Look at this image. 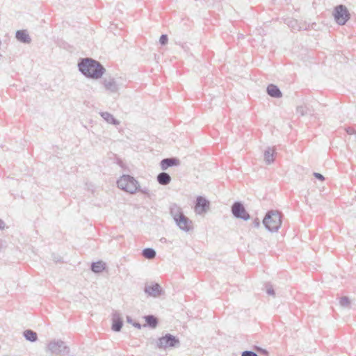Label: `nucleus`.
<instances>
[{"label": "nucleus", "instance_id": "1", "mask_svg": "<svg viewBox=\"0 0 356 356\" xmlns=\"http://www.w3.org/2000/svg\"><path fill=\"white\" fill-rule=\"evenodd\" d=\"M79 71L86 78L97 80L106 72V68L100 62L92 58H80L78 62Z\"/></svg>", "mask_w": 356, "mask_h": 356}, {"label": "nucleus", "instance_id": "2", "mask_svg": "<svg viewBox=\"0 0 356 356\" xmlns=\"http://www.w3.org/2000/svg\"><path fill=\"white\" fill-rule=\"evenodd\" d=\"M263 225L270 232H276L282 225V218L278 211H268L263 219Z\"/></svg>", "mask_w": 356, "mask_h": 356}, {"label": "nucleus", "instance_id": "3", "mask_svg": "<svg viewBox=\"0 0 356 356\" xmlns=\"http://www.w3.org/2000/svg\"><path fill=\"white\" fill-rule=\"evenodd\" d=\"M118 187L129 193L134 194L140 189L138 181L129 175H123L117 181Z\"/></svg>", "mask_w": 356, "mask_h": 356}, {"label": "nucleus", "instance_id": "4", "mask_svg": "<svg viewBox=\"0 0 356 356\" xmlns=\"http://www.w3.org/2000/svg\"><path fill=\"white\" fill-rule=\"evenodd\" d=\"M156 346L159 349L175 348L179 347L180 341L177 337L166 333L157 339Z\"/></svg>", "mask_w": 356, "mask_h": 356}, {"label": "nucleus", "instance_id": "5", "mask_svg": "<svg viewBox=\"0 0 356 356\" xmlns=\"http://www.w3.org/2000/svg\"><path fill=\"white\" fill-rule=\"evenodd\" d=\"M332 15L336 23L339 25H344L350 18V14L348 8L342 4L334 8Z\"/></svg>", "mask_w": 356, "mask_h": 356}, {"label": "nucleus", "instance_id": "6", "mask_svg": "<svg viewBox=\"0 0 356 356\" xmlns=\"http://www.w3.org/2000/svg\"><path fill=\"white\" fill-rule=\"evenodd\" d=\"M48 350L51 354L65 355L69 353L70 348L61 340L52 341L49 343Z\"/></svg>", "mask_w": 356, "mask_h": 356}, {"label": "nucleus", "instance_id": "7", "mask_svg": "<svg viewBox=\"0 0 356 356\" xmlns=\"http://www.w3.org/2000/svg\"><path fill=\"white\" fill-rule=\"evenodd\" d=\"M232 213L238 219L248 220L250 219V215L246 211L243 204L241 202H234L232 206Z\"/></svg>", "mask_w": 356, "mask_h": 356}, {"label": "nucleus", "instance_id": "8", "mask_svg": "<svg viewBox=\"0 0 356 356\" xmlns=\"http://www.w3.org/2000/svg\"><path fill=\"white\" fill-rule=\"evenodd\" d=\"M210 208V202L204 196L198 195L195 202L194 211L197 215L206 213Z\"/></svg>", "mask_w": 356, "mask_h": 356}, {"label": "nucleus", "instance_id": "9", "mask_svg": "<svg viewBox=\"0 0 356 356\" xmlns=\"http://www.w3.org/2000/svg\"><path fill=\"white\" fill-rule=\"evenodd\" d=\"M144 292L149 296L154 298L159 297L164 293L160 284L156 282L146 284L144 287Z\"/></svg>", "mask_w": 356, "mask_h": 356}, {"label": "nucleus", "instance_id": "10", "mask_svg": "<svg viewBox=\"0 0 356 356\" xmlns=\"http://www.w3.org/2000/svg\"><path fill=\"white\" fill-rule=\"evenodd\" d=\"M175 222L178 227L184 232H188L192 229V221L184 214L175 218Z\"/></svg>", "mask_w": 356, "mask_h": 356}, {"label": "nucleus", "instance_id": "11", "mask_svg": "<svg viewBox=\"0 0 356 356\" xmlns=\"http://www.w3.org/2000/svg\"><path fill=\"white\" fill-rule=\"evenodd\" d=\"M180 164V161L177 157H169L163 159L160 162V167L162 170H166L169 168L178 166Z\"/></svg>", "mask_w": 356, "mask_h": 356}, {"label": "nucleus", "instance_id": "12", "mask_svg": "<svg viewBox=\"0 0 356 356\" xmlns=\"http://www.w3.org/2000/svg\"><path fill=\"white\" fill-rule=\"evenodd\" d=\"M123 326V319L120 314L115 311L112 315L111 329L114 332H120Z\"/></svg>", "mask_w": 356, "mask_h": 356}, {"label": "nucleus", "instance_id": "13", "mask_svg": "<svg viewBox=\"0 0 356 356\" xmlns=\"http://www.w3.org/2000/svg\"><path fill=\"white\" fill-rule=\"evenodd\" d=\"M103 85L106 90L111 92H117L118 90V84L113 77H106L103 80Z\"/></svg>", "mask_w": 356, "mask_h": 356}, {"label": "nucleus", "instance_id": "14", "mask_svg": "<svg viewBox=\"0 0 356 356\" xmlns=\"http://www.w3.org/2000/svg\"><path fill=\"white\" fill-rule=\"evenodd\" d=\"M16 39L24 44H30L31 38L29 35L28 32L25 29L18 30L15 33Z\"/></svg>", "mask_w": 356, "mask_h": 356}, {"label": "nucleus", "instance_id": "15", "mask_svg": "<svg viewBox=\"0 0 356 356\" xmlns=\"http://www.w3.org/2000/svg\"><path fill=\"white\" fill-rule=\"evenodd\" d=\"M314 109L312 106L304 104L296 107V113L301 116L313 115Z\"/></svg>", "mask_w": 356, "mask_h": 356}, {"label": "nucleus", "instance_id": "16", "mask_svg": "<svg viewBox=\"0 0 356 356\" xmlns=\"http://www.w3.org/2000/svg\"><path fill=\"white\" fill-rule=\"evenodd\" d=\"M266 92L270 97L273 98H280L282 97V93L279 87L273 83L267 86Z\"/></svg>", "mask_w": 356, "mask_h": 356}, {"label": "nucleus", "instance_id": "17", "mask_svg": "<svg viewBox=\"0 0 356 356\" xmlns=\"http://www.w3.org/2000/svg\"><path fill=\"white\" fill-rule=\"evenodd\" d=\"M276 149L275 147H268L264 152V158L266 164L270 165L275 161Z\"/></svg>", "mask_w": 356, "mask_h": 356}, {"label": "nucleus", "instance_id": "18", "mask_svg": "<svg viewBox=\"0 0 356 356\" xmlns=\"http://www.w3.org/2000/svg\"><path fill=\"white\" fill-rule=\"evenodd\" d=\"M145 324L143 325L144 327H149L152 329H154L157 327L159 324V320L158 318L152 314L147 315L144 316Z\"/></svg>", "mask_w": 356, "mask_h": 356}, {"label": "nucleus", "instance_id": "19", "mask_svg": "<svg viewBox=\"0 0 356 356\" xmlns=\"http://www.w3.org/2000/svg\"><path fill=\"white\" fill-rule=\"evenodd\" d=\"M172 179L170 175L165 172H162L158 174L156 177V181L160 185L166 186L170 183Z\"/></svg>", "mask_w": 356, "mask_h": 356}, {"label": "nucleus", "instance_id": "20", "mask_svg": "<svg viewBox=\"0 0 356 356\" xmlns=\"http://www.w3.org/2000/svg\"><path fill=\"white\" fill-rule=\"evenodd\" d=\"M106 267V264L103 261H94L91 264L90 270L95 273L103 272Z\"/></svg>", "mask_w": 356, "mask_h": 356}, {"label": "nucleus", "instance_id": "21", "mask_svg": "<svg viewBox=\"0 0 356 356\" xmlns=\"http://www.w3.org/2000/svg\"><path fill=\"white\" fill-rule=\"evenodd\" d=\"M101 117L108 123L113 124V125H118L120 124V121L114 118V116L108 112H101L100 113Z\"/></svg>", "mask_w": 356, "mask_h": 356}, {"label": "nucleus", "instance_id": "22", "mask_svg": "<svg viewBox=\"0 0 356 356\" xmlns=\"http://www.w3.org/2000/svg\"><path fill=\"white\" fill-rule=\"evenodd\" d=\"M170 213L174 220H175V218L184 215L181 208L175 203L172 204L170 207Z\"/></svg>", "mask_w": 356, "mask_h": 356}, {"label": "nucleus", "instance_id": "23", "mask_svg": "<svg viewBox=\"0 0 356 356\" xmlns=\"http://www.w3.org/2000/svg\"><path fill=\"white\" fill-rule=\"evenodd\" d=\"M23 336L26 340L30 342H35L38 340V334L32 330L28 329L23 332Z\"/></svg>", "mask_w": 356, "mask_h": 356}, {"label": "nucleus", "instance_id": "24", "mask_svg": "<svg viewBox=\"0 0 356 356\" xmlns=\"http://www.w3.org/2000/svg\"><path fill=\"white\" fill-rule=\"evenodd\" d=\"M142 255L147 259H154L156 255V250L154 248H145L142 250Z\"/></svg>", "mask_w": 356, "mask_h": 356}, {"label": "nucleus", "instance_id": "25", "mask_svg": "<svg viewBox=\"0 0 356 356\" xmlns=\"http://www.w3.org/2000/svg\"><path fill=\"white\" fill-rule=\"evenodd\" d=\"M339 304L342 307H349L350 305V300L348 296H342L340 298Z\"/></svg>", "mask_w": 356, "mask_h": 356}, {"label": "nucleus", "instance_id": "26", "mask_svg": "<svg viewBox=\"0 0 356 356\" xmlns=\"http://www.w3.org/2000/svg\"><path fill=\"white\" fill-rule=\"evenodd\" d=\"M127 323L131 324L134 327L138 328V329H140L141 328V325L140 323L138 322H136V321H134V320L131 318V317L127 316Z\"/></svg>", "mask_w": 356, "mask_h": 356}, {"label": "nucleus", "instance_id": "27", "mask_svg": "<svg viewBox=\"0 0 356 356\" xmlns=\"http://www.w3.org/2000/svg\"><path fill=\"white\" fill-rule=\"evenodd\" d=\"M168 42V37L166 34H162L159 38V43L161 45H165Z\"/></svg>", "mask_w": 356, "mask_h": 356}, {"label": "nucleus", "instance_id": "28", "mask_svg": "<svg viewBox=\"0 0 356 356\" xmlns=\"http://www.w3.org/2000/svg\"><path fill=\"white\" fill-rule=\"evenodd\" d=\"M241 356H258L257 354L252 350H245L241 353Z\"/></svg>", "mask_w": 356, "mask_h": 356}, {"label": "nucleus", "instance_id": "29", "mask_svg": "<svg viewBox=\"0 0 356 356\" xmlns=\"http://www.w3.org/2000/svg\"><path fill=\"white\" fill-rule=\"evenodd\" d=\"M266 293L270 296H275V291L271 285H266Z\"/></svg>", "mask_w": 356, "mask_h": 356}, {"label": "nucleus", "instance_id": "30", "mask_svg": "<svg viewBox=\"0 0 356 356\" xmlns=\"http://www.w3.org/2000/svg\"><path fill=\"white\" fill-rule=\"evenodd\" d=\"M256 349H257V352L259 353H260L261 355H263L264 356H268V352L266 349L260 348V347H257Z\"/></svg>", "mask_w": 356, "mask_h": 356}, {"label": "nucleus", "instance_id": "31", "mask_svg": "<svg viewBox=\"0 0 356 356\" xmlns=\"http://www.w3.org/2000/svg\"><path fill=\"white\" fill-rule=\"evenodd\" d=\"M313 175H314V177L316 179H318V180H320V181H323V180L325 179L324 176H323L322 174H321V173H318V172H314V173H313Z\"/></svg>", "mask_w": 356, "mask_h": 356}, {"label": "nucleus", "instance_id": "32", "mask_svg": "<svg viewBox=\"0 0 356 356\" xmlns=\"http://www.w3.org/2000/svg\"><path fill=\"white\" fill-rule=\"evenodd\" d=\"M346 131L349 135L356 134V130L353 127H347L346 128Z\"/></svg>", "mask_w": 356, "mask_h": 356}, {"label": "nucleus", "instance_id": "33", "mask_svg": "<svg viewBox=\"0 0 356 356\" xmlns=\"http://www.w3.org/2000/svg\"><path fill=\"white\" fill-rule=\"evenodd\" d=\"M252 226L254 227H260V220L259 218H256L252 222Z\"/></svg>", "mask_w": 356, "mask_h": 356}, {"label": "nucleus", "instance_id": "34", "mask_svg": "<svg viewBox=\"0 0 356 356\" xmlns=\"http://www.w3.org/2000/svg\"><path fill=\"white\" fill-rule=\"evenodd\" d=\"M138 191H140V192H141L143 194H149V190H148L147 188H141L140 187V189H138Z\"/></svg>", "mask_w": 356, "mask_h": 356}, {"label": "nucleus", "instance_id": "35", "mask_svg": "<svg viewBox=\"0 0 356 356\" xmlns=\"http://www.w3.org/2000/svg\"><path fill=\"white\" fill-rule=\"evenodd\" d=\"M6 227V224L3 220L0 218V230H3Z\"/></svg>", "mask_w": 356, "mask_h": 356}, {"label": "nucleus", "instance_id": "36", "mask_svg": "<svg viewBox=\"0 0 356 356\" xmlns=\"http://www.w3.org/2000/svg\"><path fill=\"white\" fill-rule=\"evenodd\" d=\"M54 261H56V262H59V261H60V257H59V258H58V257H54Z\"/></svg>", "mask_w": 356, "mask_h": 356}, {"label": "nucleus", "instance_id": "37", "mask_svg": "<svg viewBox=\"0 0 356 356\" xmlns=\"http://www.w3.org/2000/svg\"><path fill=\"white\" fill-rule=\"evenodd\" d=\"M161 241H166V239H165V238H162L161 239Z\"/></svg>", "mask_w": 356, "mask_h": 356}]
</instances>
